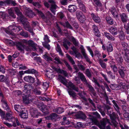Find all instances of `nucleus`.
<instances>
[{
	"label": "nucleus",
	"mask_w": 129,
	"mask_h": 129,
	"mask_svg": "<svg viewBox=\"0 0 129 129\" xmlns=\"http://www.w3.org/2000/svg\"><path fill=\"white\" fill-rule=\"evenodd\" d=\"M92 28L94 32L95 35L98 37H100V34L97 26L96 25H94L92 26Z\"/></svg>",
	"instance_id": "nucleus-21"
},
{
	"label": "nucleus",
	"mask_w": 129,
	"mask_h": 129,
	"mask_svg": "<svg viewBox=\"0 0 129 129\" xmlns=\"http://www.w3.org/2000/svg\"><path fill=\"white\" fill-rule=\"evenodd\" d=\"M13 117L12 115L9 112L7 113L4 118L6 120L10 121V119Z\"/></svg>",
	"instance_id": "nucleus-32"
},
{
	"label": "nucleus",
	"mask_w": 129,
	"mask_h": 129,
	"mask_svg": "<svg viewBox=\"0 0 129 129\" xmlns=\"http://www.w3.org/2000/svg\"><path fill=\"white\" fill-rule=\"evenodd\" d=\"M33 92L35 94L37 95H40L41 94V92L38 90L37 88H35L33 90Z\"/></svg>",
	"instance_id": "nucleus-64"
},
{
	"label": "nucleus",
	"mask_w": 129,
	"mask_h": 129,
	"mask_svg": "<svg viewBox=\"0 0 129 129\" xmlns=\"http://www.w3.org/2000/svg\"><path fill=\"white\" fill-rule=\"evenodd\" d=\"M57 17L60 19H62L65 17V16L63 13L62 12H58L57 14Z\"/></svg>",
	"instance_id": "nucleus-47"
},
{
	"label": "nucleus",
	"mask_w": 129,
	"mask_h": 129,
	"mask_svg": "<svg viewBox=\"0 0 129 129\" xmlns=\"http://www.w3.org/2000/svg\"><path fill=\"white\" fill-rule=\"evenodd\" d=\"M16 26L15 25H12L9 26L7 29H5V31L9 34L13 35L16 32Z\"/></svg>",
	"instance_id": "nucleus-8"
},
{
	"label": "nucleus",
	"mask_w": 129,
	"mask_h": 129,
	"mask_svg": "<svg viewBox=\"0 0 129 129\" xmlns=\"http://www.w3.org/2000/svg\"><path fill=\"white\" fill-rule=\"evenodd\" d=\"M119 37L121 40H123L124 39L125 36L122 30H121L119 31Z\"/></svg>",
	"instance_id": "nucleus-41"
},
{
	"label": "nucleus",
	"mask_w": 129,
	"mask_h": 129,
	"mask_svg": "<svg viewBox=\"0 0 129 129\" xmlns=\"http://www.w3.org/2000/svg\"><path fill=\"white\" fill-rule=\"evenodd\" d=\"M94 3L96 6L100 7L102 6V4L100 0H93Z\"/></svg>",
	"instance_id": "nucleus-57"
},
{
	"label": "nucleus",
	"mask_w": 129,
	"mask_h": 129,
	"mask_svg": "<svg viewBox=\"0 0 129 129\" xmlns=\"http://www.w3.org/2000/svg\"><path fill=\"white\" fill-rule=\"evenodd\" d=\"M79 21L81 23H83L86 20V18L85 16L82 15L81 17L78 19Z\"/></svg>",
	"instance_id": "nucleus-59"
},
{
	"label": "nucleus",
	"mask_w": 129,
	"mask_h": 129,
	"mask_svg": "<svg viewBox=\"0 0 129 129\" xmlns=\"http://www.w3.org/2000/svg\"><path fill=\"white\" fill-rule=\"evenodd\" d=\"M48 2L50 4V10L54 15H55V12L56 11V9L58 7L56 4V2L55 0H49Z\"/></svg>",
	"instance_id": "nucleus-7"
},
{
	"label": "nucleus",
	"mask_w": 129,
	"mask_h": 129,
	"mask_svg": "<svg viewBox=\"0 0 129 129\" xmlns=\"http://www.w3.org/2000/svg\"><path fill=\"white\" fill-rule=\"evenodd\" d=\"M123 24L125 32L127 34H129V21L123 23Z\"/></svg>",
	"instance_id": "nucleus-33"
},
{
	"label": "nucleus",
	"mask_w": 129,
	"mask_h": 129,
	"mask_svg": "<svg viewBox=\"0 0 129 129\" xmlns=\"http://www.w3.org/2000/svg\"><path fill=\"white\" fill-rule=\"evenodd\" d=\"M41 109V110L45 114L47 115L49 113L48 107L46 105H43Z\"/></svg>",
	"instance_id": "nucleus-25"
},
{
	"label": "nucleus",
	"mask_w": 129,
	"mask_h": 129,
	"mask_svg": "<svg viewBox=\"0 0 129 129\" xmlns=\"http://www.w3.org/2000/svg\"><path fill=\"white\" fill-rule=\"evenodd\" d=\"M20 35L26 38H27L28 37V35L27 32H25L22 31L20 33Z\"/></svg>",
	"instance_id": "nucleus-61"
},
{
	"label": "nucleus",
	"mask_w": 129,
	"mask_h": 129,
	"mask_svg": "<svg viewBox=\"0 0 129 129\" xmlns=\"http://www.w3.org/2000/svg\"><path fill=\"white\" fill-rule=\"evenodd\" d=\"M110 86L112 89L114 90H119L118 85L111 84L110 85Z\"/></svg>",
	"instance_id": "nucleus-46"
},
{
	"label": "nucleus",
	"mask_w": 129,
	"mask_h": 129,
	"mask_svg": "<svg viewBox=\"0 0 129 129\" xmlns=\"http://www.w3.org/2000/svg\"><path fill=\"white\" fill-rule=\"evenodd\" d=\"M57 116V114L55 113H52L48 117V119L49 120H55Z\"/></svg>",
	"instance_id": "nucleus-34"
},
{
	"label": "nucleus",
	"mask_w": 129,
	"mask_h": 129,
	"mask_svg": "<svg viewBox=\"0 0 129 129\" xmlns=\"http://www.w3.org/2000/svg\"><path fill=\"white\" fill-rule=\"evenodd\" d=\"M111 68L112 69L114 72H116L118 70L117 67L115 65H111L110 66Z\"/></svg>",
	"instance_id": "nucleus-63"
},
{
	"label": "nucleus",
	"mask_w": 129,
	"mask_h": 129,
	"mask_svg": "<svg viewBox=\"0 0 129 129\" xmlns=\"http://www.w3.org/2000/svg\"><path fill=\"white\" fill-rule=\"evenodd\" d=\"M53 111L54 112H55L58 114H60L63 112L64 110L63 108L59 107L58 108L53 109Z\"/></svg>",
	"instance_id": "nucleus-37"
},
{
	"label": "nucleus",
	"mask_w": 129,
	"mask_h": 129,
	"mask_svg": "<svg viewBox=\"0 0 129 129\" xmlns=\"http://www.w3.org/2000/svg\"><path fill=\"white\" fill-rule=\"evenodd\" d=\"M76 15L77 19L81 17L83 15L82 12L80 10H77L76 13Z\"/></svg>",
	"instance_id": "nucleus-55"
},
{
	"label": "nucleus",
	"mask_w": 129,
	"mask_h": 129,
	"mask_svg": "<svg viewBox=\"0 0 129 129\" xmlns=\"http://www.w3.org/2000/svg\"><path fill=\"white\" fill-rule=\"evenodd\" d=\"M25 90H27L30 91L32 89L34 88V87L32 84L26 83L24 86Z\"/></svg>",
	"instance_id": "nucleus-27"
},
{
	"label": "nucleus",
	"mask_w": 129,
	"mask_h": 129,
	"mask_svg": "<svg viewBox=\"0 0 129 129\" xmlns=\"http://www.w3.org/2000/svg\"><path fill=\"white\" fill-rule=\"evenodd\" d=\"M28 46H30L33 47L34 50H36V48L35 46V45L33 41L32 40H29L28 42Z\"/></svg>",
	"instance_id": "nucleus-50"
},
{
	"label": "nucleus",
	"mask_w": 129,
	"mask_h": 129,
	"mask_svg": "<svg viewBox=\"0 0 129 129\" xmlns=\"http://www.w3.org/2000/svg\"><path fill=\"white\" fill-rule=\"evenodd\" d=\"M70 114L75 116V117L77 119H85L86 118L85 114L81 111H79L76 112H72L70 113Z\"/></svg>",
	"instance_id": "nucleus-6"
},
{
	"label": "nucleus",
	"mask_w": 129,
	"mask_h": 129,
	"mask_svg": "<svg viewBox=\"0 0 129 129\" xmlns=\"http://www.w3.org/2000/svg\"><path fill=\"white\" fill-rule=\"evenodd\" d=\"M111 14L115 17L117 18L118 17V14L117 13L116 9L114 8H112L111 9Z\"/></svg>",
	"instance_id": "nucleus-28"
},
{
	"label": "nucleus",
	"mask_w": 129,
	"mask_h": 129,
	"mask_svg": "<svg viewBox=\"0 0 129 129\" xmlns=\"http://www.w3.org/2000/svg\"><path fill=\"white\" fill-rule=\"evenodd\" d=\"M85 74L88 78H90L91 77V72L88 69H86Z\"/></svg>",
	"instance_id": "nucleus-52"
},
{
	"label": "nucleus",
	"mask_w": 129,
	"mask_h": 129,
	"mask_svg": "<svg viewBox=\"0 0 129 129\" xmlns=\"http://www.w3.org/2000/svg\"><path fill=\"white\" fill-rule=\"evenodd\" d=\"M78 94L80 96V99L83 100L85 101H87V99L85 97V95H86V93L84 91H80L78 93Z\"/></svg>",
	"instance_id": "nucleus-24"
},
{
	"label": "nucleus",
	"mask_w": 129,
	"mask_h": 129,
	"mask_svg": "<svg viewBox=\"0 0 129 129\" xmlns=\"http://www.w3.org/2000/svg\"><path fill=\"white\" fill-rule=\"evenodd\" d=\"M17 15L18 16V17H17L18 21L22 22L24 28L26 30L29 28L30 26L29 25V22L23 16L17 7Z\"/></svg>",
	"instance_id": "nucleus-1"
},
{
	"label": "nucleus",
	"mask_w": 129,
	"mask_h": 129,
	"mask_svg": "<svg viewBox=\"0 0 129 129\" xmlns=\"http://www.w3.org/2000/svg\"><path fill=\"white\" fill-rule=\"evenodd\" d=\"M121 108L122 110L125 111H129V107L127 105H122Z\"/></svg>",
	"instance_id": "nucleus-62"
},
{
	"label": "nucleus",
	"mask_w": 129,
	"mask_h": 129,
	"mask_svg": "<svg viewBox=\"0 0 129 129\" xmlns=\"http://www.w3.org/2000/svg\"><path fill=\"white\" fill-rule=\"evenodd\" d=\"M109 32L114 36L117 35L118 34V30L116 27L111 26L108 28Z\"/></svg>",
	"instance_id": "nucleus-18"
},
{
	"label": "nucleus",
	"mask_w": 129,
	"mask_h": 129,
	"mask_svg": "<svg viewBox=\"0 0 129 129\" xmlns=\"http://www.w3.org/2000/svg\"><path fill=\"white\" fill-rule=\"evenodd\" d=\"M68 92L71 96L74 99L76 98V93L70 90L68 91Z\"/></svg>",
	"instance_id": "nucleus-48"
},
{
	"label": "nucleus",
	"mask_w": 129,
	"mask_h": 129,
	"mask_svg": "<svg viewBox=\"0 0 129 129\" xmlns=\"http://www.w3.org/2000/svg\"><path fill=\"white\" fill-rule=\"evenodd\" d=\"M56 50L57 51L59 52V53L60 55L61 56H63V54L62 51L60 46L58 44H57Z\"/></svg>",
	"instance_id": "nucleus-44"
},
{
	"label": "nucleus",
	"mask_w": 129,
	"mask_h": 129,
	"mask_svg": "<svg viewBox=\"0 0 129 129\" xmlns=\"http://www.w3.org/2000/svg\"><path fill=\"white\" fill-rule=\"evenodd\" d=\"M112 102L114 105V108L115 110L116 111L117 113H118L120 115L121 114L120 112L119 108L116 103L115 101L114 100H113L112 101Z\"/></svg>",
	"instance_id": "nucleus-29"
},
{
	"label": "nucleus",
	"mask_w": 129,
	"mask_h": 129,
	"mask_svg": "<svg viewBox=\"0 0 129 129\" xmlns=\"http://www.w3.org/2000/svg\"><path fill=\"white\" fill-rule=\"evenodd\" d=\"M99 64L103 68L105 69L106 68V64L104 62L103 60L101 58H99Z\"/></svg>",
	"instance_id": "nucleus-43"
},
{
	"label": "nucleus",
	"mask_w": 129,
	"mask_h": 129,
	"mask_svg": "<svg viewBox=\"0 0 129 129\" xmlns=\"http://www.w3.org/2000/svg\"><path fill=\"white\" fill-rule=\"evenodd\" d=\"M9 15L7 13L4 12H0V16L3 19H10L11 18L10 16L12 18H15L16 15L14 14V12L16 13V7L12 8L8 10Z\"/></svg>",
	"instance_id": "nucleus-2"
},
{
	"label": "nucleus",
	"mask_w": 129,
	"mask_h": 129,
	"mask_svg": "<svg viewBox=\"0 0 129 129\" xmlns=\"http://www.w3.org/2000/svg\"><path fill=\"white\" fill-rule=\"evenodd\" d=\"M107 22L110 25H112L113 24L114 21L112 18L109 16H107L106 18Z\"/></svg>",
	"instance_id": "nucleus-38"
},
{
	"label": "nucleus",
	"mask_w": 129,
	"mask_h": 129,
	"mask_svg": "<svg viewBox=\"0 0 129 129\" xmlns=\"http://www.w3.org/2000/svg\"><path fill=\"white\" fill-rule=\"evenodd\" d=\"M87 87L89 88V91L94 96L96 95V93L95 92L94 88L90 84H88L86 85Z\"/></svg>",
	"instance_id": "nucleus-22"
},
{
	"label": "nucleus",
	"mask_w": 129,
	"mask_h": 129,
	"mask_svg": "<svg viewBox=\"0 0 129 129\" xmlns=\"http://www.w3.org/2000/svg\"><path fill=\"white\" fill-rule=\"evenodd\" d=\"M121 45L122 46L123 50L122 52L123 57L125 61L127 63H129V50L127 49L128 45L126 43L121 42Z\"/></svg>",
	"instance_id": "nucleus-4"
},
{
	"label": "nucleus",
	"mask_w": 129,
	"mask_h": 129,
	"mask_svg": "<svg viewBox=\"0 0 129 129\" xmlns=\"http://www.w3.org/2000/svg\"><path fill=\"white\" fill-rule=\"evenodd\" d=\"M24 80L29 83H33L35 82V78L29 76H25L23 78Z\"/></svg>",
	"instance_id": "nucleus-16"
},
{
	"label": "nucleus",
	"mask_w": 129,
	"mask_h": 129,
	"mask_svg": "<svg viewBox=\"0 0 129 129\" xmlns=\"http://www.w3.org/2000/svg\"><path fill=\"white\" fill-rule=\"evenodd\" d=\"M105 36L106 37L107 39L111 41H114L115 40V38L113 36H112L110 33L107 32L104 33Z\"/></svg>",
	"instance_id": "nucleus-31"
},
{
	"label": "nucleus",
	"mask_w": 129,
	"mask_h": 129,
	"mask_svg": "<svg viewBox=\"0 0 129 129\" xmlns=\"http://www.w3.org/2000/svg\"><path fill=\"white\" fill-rule=\"evenodd\" d=\"M58 80L64 85H66L67 83L66 78L61 75H59L58 76Z\"/></svg>",
	"instance_id": "nucleus-20"
},
{
	"label": "nucleus",
	"mask_w": 129,
	"mask_h": 129,
	"mask_svg": "<svg viewBox=\"0 0 129 129\" xmlns=\"http://www.w3.org/2000/svg\"><path fill=\"white\" fill-rule=\"evenodd\" d=\"M0 81L2 82H8V78L5 77L3 75H1L0 76Z\"/></svg>",
	"instance_id": "nucleus-40"
},
{
	"label": "nucleus",
	"mask_w": 129,
	"mask_h": 129,
	"mask_svg": "<svg viewBox=\"0 0 129 129\" xmlns=\"http://www.w3.org/2000/svg\"><path fill=\"white\" fill-rule=\"evenodd\" d=\"M44 58L47 61H52V58L47 55L45 54L43 55Z\"/></svg>",
	"instance_id": "nucleus-56"
},
{
	"label": "nucleus",
	"mask_w": 129,
	"mask_h": 129,
	"mask_svg": "<svg viewBox=\"0 0 129 129\" xmlns=\"http://www.w3.org/2000/svg\"><path fill=\"white\" fill-rule=\"evenodd\" d=\"M17 47L18 50L21 51H23L24 48H25L26 50L27 51H31L33 50H35L33 47L31 46L28 45L25 46L22 43L19 42H17Z\"/></svg>",
	"instance_id": "nucleus-5"
},
{
	"label": "nucleus",
	"mask_w": 129,
	"mask_h": 129,
	"mask_svg": "<svg viewBox=\"0 0 129 129\" xmlns=\"http://www.w3.org/2000/svg\"><path fill=\"white\" fill-rule=\"evenodd\" d=\"M29 110L32 116L35 117H37L38 112L36 109L30 107Z\"/></svg>",
	"instance_id": "nucleus-17"
},
{
	"label": "nucleus",
	"mask_w": 129,
	"mask_h": 129,
	"mask_svg": "<svg viewBox=\"0 0 129 129\" xmlns=\"http://www.w3.org/2000/svg\"><path fill=\"white\" fill-rule=\"evenodd\" d=\"M24 73L27 74H35L37 73V72L34 69H28V70L24 71Z\"/></svg>",
	"instance_id": "nucleus-35"
},
{
	"label": "nucleus",
	"mask_w": 129,
	"mask_h": 129,
	"mask_svg": "<svg viewBox=\"0 0 129 129\" xmlns=\"http://www.w3.org/2000/svg\"><path fill=\"white\" fill-rule=\"evenodd\" d=\"M54 60H56L57 62H55L54 63L56 64H62V62L61 61L60 58L58 57H56L54 58Z\"/></svg>",
	"instance_id": "nucleus-49"
},
{
	"label": "nucleus",
	"mask_w": 129,
	"mask_h": 129,
	"mask_svg": "<svg viewBox=\"0 0 129 129\" xmlns=\"http://www.w3.org/2000/svg\"><path fill=\"white\" fill-rule=\"evenodd\" d=\"M78 77L80 78L81 81L85 85H86L88 83L85 76L82 73L79 72L78 73Z\"/></svg>",
	"instance_id": "nucleus-13"
},
{
	"label": "nucleus",
	"mask_w": 129,
	"mask_h": 129,
	"mask_svg": "<svg viewBox=\"0 0 129 129\" xmlns=\"http://www.w3.org/2000/svg\"><path fill=\"white\" fill-rule=\"evenodd\" d=\"M114 57L116 62L118 64H121L123 62V59L120 53H116L114 54Z\"/></svg>",
	"instance_id": "nucleus-9"
},
{
	"label": "nucleus",
	"mask_w": 129,
	"mask_h": 129,
	"mask_svg": "<svg viewBox=\"0 0 129 129\" xmlns=\"http://www.w3.org/2000/svg\"><path fill=\"white\" fill-rule=\"evenodd\" d=\"M71 40L73 44L75 46H78L79 43L77 41L74 37H73L71 39Z\"/></svg>",
	"instance_id": "nucleus-58"
},
{
	"label": "nucleus",
	"mask_w": 129,
	"mask_h": 129,
	"mask_svg": "<svg viewBox=\"0 0 129 129\" xmlns=\"http://www.w3.org/2000/svg\"><path fill=\"white\" fill-rule=\"evenodd\" d=\"M78 77L80 78L81 81L85 85H86L88 83L85 76L82 73L79 72L78 73Z\"/></svg>",
	"instance_id": "nucleus-12"
},
{
	"label": "nucleus",
	"mask_w": 129,
	"mask_h": 129,
	"mask_svg": "<svg viewBox=\"0 0 129 129\" xmlns=\"http://www.w3.org/2000/svg\"><path fill=\"white\" fill-rule=\"evenodd\" d=\"M118 115L115 112H112L111 115L110 116L111 119L112 121H115L118 118Z\"/></svg>",
	"instance_id": "nucleus-36"
},
{
	"label": "nucleus",
	"mask_w": 129,
	"mask_h": 129,
	"mask_svg": "<svg viewBox=\"0 0 129 129\" xmlns=\"http://www.w3.org/2000/svg\"><path fill=\"white\" fill-rule=\"evenodd\" d=\"M68 10L69 12L71 13H73L75 12L77 9L76 6L75 5H70L68 7Z\"/></svg>",
	"instance_id": "nucleus-23"
},
{
	"label": "nucleus",
	"mask_w": 129,
	"mask_h": 129,
	"mask_svg": "<svg viewBox=\"0 0 129 129\" xmlns=\"http://www.w3.org/2000/svg\"><path fill=\"white\" fill-rule=\"evenodd\" d=\"M89 119L93 123L96 125L101 129H104L107 122L109 121L108 119L103 118L99 122L95 117L91 115H90Z\"/></svg>",
	"instance_id": "nucleus-3"
},
{
	"label": "nucleus",
	"mask_w": 129,
	"mask_h": 129,
	"mask_svg": "<svg viewBox=\"0 0 129 129\" xmlns=\"http://www.w3.org/2000/svg\"><path fill=\"white\" fill-rule=\"evenodd\" d=\"M68 85L69 87L72 89L75 90L77 92L78 91V88L77 87H76L75 85L71 81L69 82Z\"/></svg>",
	"instance_id": "nucleus-26"
},
{
	"label": "nucleus",
	"mask_w": 129,
	"mask_h": 129,
	"mask_svg": "<svg viewBox=\"0 0 129 129\" xmlns=\"http://www.w3.org/2000/svg\"><path fill=\"white\" fill-rule=\"evenodd\" d=\"M66 57L68 58L70 62L72 64H75V62L73 58L68 54H66Z\"/></svg>",
	"instance_id": "nucleus-42"
},
{
	"label": "nucleus",
	"mask_w": 129,
	"mask_h": 129,
	"mask_svg": "<svg viewBox=\"0 0 129 129\" xmlns=\"http://www.w3.org/2000/svg\"><path fill=\"white\" fill-rule=\"evenodd\" d=\"M91 15L92 18L95 22L97 23H99L100 22V19L99 17L97 16L96 15L93 13H91Z\"/></svg>",
	"instance_id": "nucleus-30"
},
{
	"label": "nucleus",
	"mask_w": 129,
	"mask_h": 129,
	"mask_svg": "<svg viewBox=\"0 0 129 129\" xmlns=\"http://www.w3.org/2000/svg\"><path fill=\"white\" fill-rule=\"evenodd\" d=\"M19 67V70H25L27 69V68L25 66H23L22 64H20L18 65Z\"/></svg>",
	"instance_id": "nucleus-60"
},
{
	"label": "nucleus",
	"mask_w": 129,
	"mask_h": 129,
	"mask_svg": "<svg viewBox=\"0 0 129 129\" xmlns=\"http://www.w3.org/2000/svg\"><path fill=\"white\" fill-rule=\"evenodd\" d=\"M119 69L118 72L121 78L124 79L125 76V73L124 72L126 70L125 68L122 66L120 65L118 67Z\"/></svg>",
	"instance_id": "nucleus-10"
},
{
	"label": "nucleus",
	"mask_w": 129,
	"mask_h": 129,
	"mask_svg": "<svg viewBox=\"0 0 129 129\" xmlns=\"http://www.w3.org/2000/svg\"><path fill=\"white\" fill-rule=\"evenodd\" d=\"M49 42H43L42 44L43 46L45 48H47L48 50H49L50 49V46L48 44Z\"/></svg>",
	"instance_id": "nucleus-51"
},
{
	"label": "nucleus",
	"mask_w": 129,
	"mask_h": 129,
	"mask_svg": "<svg viewBox=\"0 0 129 129\" xmlns=\"http://www.w3.org/2000/svg\"><path fill=\"white\" fill-rule=\"evenodd\" d=\"M64 26L65 27H66L67 28H69L71 29H73L72 27L68 21H66L65 22V25Z\"/></svg>",
	"instance_id": "nucleus-45"
},
{
	"label": "nucleus",
	"mask_w": 129,
	"mask_h": 129,
	"mask_svg": "<svg viewBox=\"0 0 129 129\" xmlns=\"http://www.w3.org/2000/svg\"><path fill=\"white\" fill-rule=\"evenodd\" d=\"M119 15L123 23L129 21V20L128 19L127 16L125 13H123L120 14Z\"/></svg>",
	"instance_id": "nucleus-14"
},
{
	"label": "nucleus",
	"mask_w": 129,
	"mask_h": 129,
	"mask_svg": "<svg viewBox=\"0 0 129 129\" xmlns=\"http://www.w3.org/2000/svg\"><path fill=\"white\" fill-rule=\"evenodd\" d=\"M82 47L80 48L81 52L84 56V58L85 59L86 61L87 62L90 63H91V62L90 61V59L88 57L87 54L86 53L85 50L84 49L83 47L82 46Z\"/></svg>",
	"instance_id": "nucleus-15"
},
{
	"label": "nucleus",
	"mask_w": 129,
	"mask_h": 129,
	"mask_svg": "<svg viewBox=\"0 0 129 129\" xmlns=\"http://www.w3.org/2000/svg\"><path fill=\"white\" fill-rule=\"evenodd\" d=\"M17 111L18 112V114L21 118L26 119L28 118V114L27 112L23 111L20 112L19 109L17 110Z\"/></svg>",
	"instance_id": "nucleus-11"
},
{
	"label": "nucleus",
	"mask_w": 129,
	"mask_h": 129,
	"mask_svg": "<svg viewBox=\"0 0 129 129\" xmlns=\"http://www.w3.org/2000/svg\"><path fill=\"white\" fill-rule=\"evenodd\" d=\"M62 61H63L64 63L66 65L68 69V70L70 71L72 70V68L71 66L65 60L63 59L62 60Z\"/></svg>",
	"instance_id": "nucleus-53"
},
{
	"label": "nucleus",
	"mask_w": 129,
	"mask_h": 129,
	"mask_svg": "<svg viewBox=\"0 0 129 129\" xmlns=\"http://www.w3.org/2000/svg\"><path fill=\"white\" fill-rule=\"evenodd\" d=\"M118 87L119 90H120L123 92L125 90L127 86L124 83L120 82L119 83Z\"/></svg>",
	"instance_id": "nucleus-19"
},
{
	"label": "nucleus",
	"mask_w": 129,
	"mask_h": 129,
	"mask_svg": "<svg viewBox=\"0 0 129 129\" xmlns=\"http://www.w3.org/2000/svg\"><path fill=\"white\" fill-rule=\"evenodd\" d=\"M107 50L108 52H111L113 51V47L111 44H110L107 46Z\"/></svg>",
	"instance_id": "nucleus-54"
},
{
	"label": "nucleus",
	"mask_w": 129,
	"mask_h": 129,
	"mask_svg": "<svg viewBox=\"0 0 129 129\" xmlns=\"http://www.w3.org/2000/svg\"><path fill=\"white\" fill-rule=\"evenodd\" d=\"M6 3L7 5H10L13 6H15L16 5V3L15 1L13 0H6Z\"/></svg>",
	"instance_id": "nucleus-39"
}]
</instances>
